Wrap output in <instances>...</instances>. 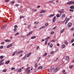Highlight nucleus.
I'll return each instance as SVG.
<instances>
[{
    "instance_id": "cd10ccee",
    "label": "nucleus",
    "mask_w": 74,
    "mask_h": 74,
    "mask_svg": "<svg viewBox=\"0 0 74 74\" xmlns=\"http://www.w3.org/2000/svg\"><path fill=\"white\" fill-rule=\"evenodd\" d=\"M56 17H57V18H59V17H60V15H59V14H57L56 15Z\"/></svg>"
},
{
    "instance_id": "7ed1b4c3",
    "label": "nucleus",
    "mask_w": 74,
    "mask_h": 74,
    "mask_svg": "<svg viewBox=\"0 0 74 74\" xmlns=\"http://www.w3.org/2000/svg\"><path fill=\"white\" fill-rule=\"evenodd\" d=\"M72 26V23H69L68 24V27H70Z\"/></svg>"
},
{
    "instance_id": "f03ea898",
    "label": "nucleus",
    "mask_w": 74,
    "mask_h": 74,
    "mask_svg": "<svg viewBox=\"0 0 74 74\" xmlns=\"http://www.w3.org/2000/svg\"><path fill=\"white\" fill-rule=\"evenodd\" d=\"M74 1L73 2L72 1H71L67 3H66V4L70 5V4H74Z\"/></svg>"
},
{
    "instance_id": "de8ad7c7",
    "label": "nucleus",
    "mask_w": 74,
    "mask_h": 74,
    "mask_svg": "<svg viewBox=\"0 0 74 74\" xmlns=\"http://www.w3.org/2000/svg\"><path fill=\"white\" fill-rule=\"evenodd\" d=\"M10 1V0H5V2L6 3H7V2H8V1Z\"/></svg>"
},
{
    "instance_id": "13d9d810",
    "label": "nucleus",
    "mask_w": 74,
    "mask_h": 74,
    "mask_svg": "<svg viewBox=\"0 0 74 74\" xmlns=\"http://www.w3.org/2000/svg\"><path fill=\"white\" fill-rule=\"evenodd\" d=\"M19 5V4H17L16 5V7H18Z\"/></svg>"
},
{
    "instance_id": "c756f323",
    "label": "nucleus",
    "mask_w": 74,
    "mask_h": 74,
    "mask_svg": "<svg viewBox=\"0 0 74 74\" xmlns=\"http://www.w3.org/2000/svg\"><path fill=\"white\" fill-rule=\"evenodd\" d=\"M46 55H47V53H45L43 55V57H45V56H46Z\"/></svg>"
},
{
    "instance_id": "1a4fd4ad",
    "label": "nucleus",
    "mask_w": 74,
    "mask_h": 74,
    "mask_svg": "<svg viewBox=\"0 0 74 74\" xmlns=\"http://www.w3.org/2000/svg\"><path fill=\"white\" fill-rule=\"evenodd\" d=\"M6 27V25H4L3 26L1 27V29H4L5 27Z\"/></svg>"
},
{
    "instance_id": "774afa93",
    "label": "nucleus",
    "mask_w": 74,
    "mask_h": 74,
    "mask_svg": "<svg viewBox=\"0 0 74 74\" xmlns=\"http://www.w3.org/2000/svg\"><path fill=\"white\" fill-rule=\"evenodd\" d=\"M40 5H39V6H38L37 7V8H40Z\"/></svg>"
},
{
    "instance_id": "c85d7f7f",
    "label": "nucleus",
    "mask_w": 74,
    "mask_h": 74,
    "mask_svg": "<svg viewBox=\"0 0 74 74\" xmlns=\"http://www.w3.org/2000/svg\"><path fill=\"white\" fill-rule=\"evenodd\" d=\"M62 17L63 18H65V14H63L62 15Z\"/></svg>"
},
{
    "instance_id": "5701e85b",
    "label": "nucleus",
    "mask_w": 74,
    "mask_h": 74,
    "mask_svg": "<svg viewBox=\"0 0 74 74\" xmlns=\"http://www.w3.org/2000/svg\"><path fill=\"white\" fill-rule=\"evenodd\" d=\"M64 31V29H63L62 30L61 32H60V33H62Z\"/></svg>"
},
{
    "instance_id": "a211bd4d",
    "label": "nucleus",
    "mask_w": 74,
    "mask_h": 74,
    "mask_svg": "<svg viewBox=\"0 0 74 74\" xmlns=\"http://www.w3.org/2000/svg\"><path fill=\"white\" fill-rule=\"evenodd\" d=\"M16 52H17V51H15L12 54V56H14V55H15V53H16Z\"/></svg>"
},
{
    "instance_id": "473e14b6",
    "label": "nucleus",
    "mask_w": 74,
    "mask_h": 74,
    "mask_svg": "<svg viewBox=\"0 0 74 74\" xmlns=\"http://www.w3.org/2000/svg\"><path fill=\"white\" fill-rule=\"evenodd\" d=\"M6 71H7V69H4L3 70V72H6Z\"/></svg>"
},
{
    "instance_id": "6ab92c4d",
    "label": "nucleus",
    "mask_w": 74,
    "mask_h": 74,
    "mask_svg": "<svg viewBox=\"0 0 74 74\" xmlns=\"http://www.w3.org/2000/svg\"><path fill=\"white\" fill-rule=\"evenodd\" d=\"M69 57H66V60H69Z\"/></svg>"
},
{
    "instance_id": "20e7f679",
    "label": "nucleus",
    "mask_w": 74,
    "mask_h": 74,
    "mask_svg": "<svg viewBox=\"0 0 74 74\" xmlns=\"http://www.w3.org/2000/svg\"><path fill=\"white\" fill-rule=\"evenodd\" d=\"M12 43L10 44L9 45H8L7 47V48H9L10 47H12Z\"/></svg>"
},
{
    "instance_id": "6e6552de",
    "label": "nucleus",
    "mask_w": 74,
    "mask_h": 74,
    "mask_svg": "<svg viewBox=\"0 0 74 74\" xmlns=\"http://www.w3.org/2000/svg\"><path fill=\"white\" fill-rule=\"evenodd\" d=\"M33 33V32L31 31L30 32L29 34H28L27 35V36H30V34H32Z\"/></svg>"
},
{
    "instance_id": "0eeeda50",
    "label": "nucleus",
    "mask_w": 74,
    "mask_h": 74,
    "mask_svg": "<svg viewBox=\"0 0 74 74\" xmlns=\"http://www.w3.org/2000/svg\"><path fill=\"white\" fill-rule=\"evenodd\" d=\"M33 33V32L31 31L30 32L29 34H28L27 35V36H30V34H32Z\"/></svg>"
},
{
    "instance_id": "dca6fc26",
    "label": "nucleus",
    "mask_w": 74,
    "mask_h": 74,
    "mask_svg": "<svg viewBox=\"0 0 74 74\" xmlns=\"http://www.w3.org/2000/svg\"><path fill=\"white\" fill-rule=\"evenodd\" d=\"M49 38H50V37H49V36L48 37H47V38H45V40H46L48 41V40H49Z\"/></svg>"
},
{
    "instance_id": "f704fd0d",
    "label": "nucleus",
    "mask_w": 74,
    "mask_h": 74,
    "mask_svg": "<svg viewBox=\"0 0 74 74\" xmlns=\"http://www.w3.org/2000/svg\"><path fill=\"white\" fill-rule=\"evenodd\" d=\"M48 42V40H46L45 41V45H47V42Z\"/></svg>"
},
{
    "instance_id": "4be33fe9",
    "label": "nucleus",
    "mask_w": 74,
    "mask_h": 74,
    "mask_svg": "<svg viewBox=\"0 0 74 74\" xmlns=\"http://www.w3.org/2000/svg\"><path fill=\"white\" fill-rule=\"evenodd\" d=\"M26 56H25L24 57H23L22 58V60H25V59H26Z\"/></svg>"
},
{
    "instance_id": "79ce46f5",
    "label": "nucleus",
    "mask_w": 74,
    "mask_h": 74,
    "mask_svg": "<svg viewBox=\"0 0 74 74\" xmlns=\"http://www.w3.org/2000/svg\"><path fill=\"white\" fill-rule=\"evenodd\" d=\"M58 12H60V13H63V12H62V11L59 10L58 11Z\"/></svg>"
},
{
    "instance_id": "4c0bfd02",
    "label": "nucleus",
    "mask_w": 74,
    "mask_h": 74,
    "mask_svg": "<svg viewBox=\"0 0 74 74\" xmlns=\"http://www.w3.org/2000/svg\"><path fill=\"white\" fill-rule=\"evenodd\" d=\"M22 71V69H19V70H18V71L19 72H21Z\"/></svg>"
},
{
    "instance_id": "b1692460",
    "label": "nucleus",
    "mask_w": 74,
    "mask_h": 74,
    "mask_svg": "<svg viewBox=\"0 0 74 74\" xmlns=\"http://www.w3.org/2000/svg\"><path fill=\"white\" fill-rule=\"evenodd\" d=\"M62 48H65V45H62Z\"/></svg>"
},
{
    "instance_id": "49530a36",
    "label": "nucleus",
    "mask_w": 74,
    "mask_h": 74,
    "mask_svg": "<svg viewBox=\"0 0 74 74\" xmlns=\"http://www.w3.org/2000/svg\"><path fill=\"white\" fill-rule=\"evenodd\" d=\"M30 27V25H28L27 27V29H29Z\"/></svg>"
},
{
    "instance_id": "412c9836",
    "label": "nucleus",
    "mask_w": 74,
    "mask_h": 74,
    "mask_svg": "<svg viewBox=\"0 0 74 74\" xmlns=\"http://www.w3.org/2000/svg\"><path fill=\"white\" fill-rule=\"evenodd\" d=\"M53 68H52V67L49 70L50 71H52L53 70Z\"/></svg>"
},
{
    "instance_id": "72a5a7b5",
    "label": "nucleus",
    "mask_w": 74,
    "mask_h": 74,
    "mask_svg": "<svg viewBox=\"0 0 74 74\" xmlns=\"http://www.w3.org/2000/svg\"><path fill=\"white\" fill-rule=\"evenodd\" d=\"M69 11L73 12L74 11V10H73V9H69Z\"/></svg>"
},
{
    "instance_id": "aec40b11",
    "label": "nucleus",
    "mask_w": 74,
    "mask_h": 74,
    "mask_svg": "<svg viewBox=\"0 0 74 74\" xmlns=\"http://www.w3.org/2000/svg\"><path fill=\"white\" fill-rule=\"evenodd\" d=\"M54 15H55V14H53L49 16V17L50 18H51V17H52V16H54Z\"/></svg>"
},
{
    "instance_id": "f3484780",
    "label": "nucleus",
    "mask_w": 74,
    "mask_h": 74,
    "mask_svg": "<svg viewBox=\"0 0 74 74\" xmlns=\"http://www.w3.org/2000/svg\"><path fill=\"white\" fill-rule=\"evenodd\" d=\"M5 42H10L11 41L8 40V39H6L5 40Z\"/></svg>"
},
{
    "instance_id": "c03bdc74",
    "label": "nucleus",
    "mask_w": 74,
    "mask_h": 74,
    "mask_svg": "<svg viewBox=\"0 0 74 74\" xmlns=\"http://www.w3.org/2000/svg\"><path fill=\"white\" fill-rule=\"evenodd\" d=\"M4 58V56H1L0 57V59H3Z\"/></svg>"
},
{
    "instance_id": "09e8293b",
    "label": "nucleus",
    "mask_w": 74,
    "mask_h": 74,
    "mask_svg": "<svg viewBox=\"0 0 74 74\" xmlns=\"http://www.w3.org/2000/svg\"><path fill=\"white\" fill-rule=\"evenodd\" d=\"M18 34H19V33L17 32L14 35V36H16V35H18Z\"/></svg>"
},
{
    "instance_id": "0e129e2a",
    "label": "nucleus",
    "mask_w": 74,
    "mask_h": 74,
    "mask_svg": "<svg viewBox=\"0 0 74 74\" xmlns=\"http://www.w3.org/2000/svg\"><path fill=\"white\" fill-rule=\"evenodd\" d=\"M39 49V46H38L37 47V49Z\"/></svg>"
},
{
    "instance_id": "4468645a",
    "label": "nucleus",
    "mask_w": 74,
    "mask_h": 74,
    "mask_svg": "<svg viewBox=\"0 0 74 74\" xmlns=\"http://www.w3.org/2000/svg\"><path fill=\"white\" fill-rule=\"evenodd\" d=\"M32 54V52H30V53H29L27 56V57H28L29 56H30V55Z\"/></svg>"
},
{
    "instance_id": "c9c22d12",
    "label": "nucleus",
    "mask_w": 74,
    "mask_h": 74,
    "mask_svg": "<svg viewBox=\"0 0 74 74\" xmlns=\"http://www.w3.org/2000/svg\"><path fill=\"white\" fill-rule=\"evenodd\" d=\"M29 69H30V68H27L26 70V71H29Z\"/></svg>"
},
{
    "instance_id": "69168bd1",
    "label": "nucleus",
    "mask_w": 74,
    "mask_h": 74,
    "mask_svg": "<svg viewBox=\"0 0 74 74\" xmlns=\"http://www.w3.org/2000/svg\"><path fill=\"white\" fill-rule=\"evenodd\" d=\"M3 64H4V63H0V64L1 65H3Z\"/></svg>"
},
{
    "instance_id": "58836bf2",
    "label": "nucleus",
    "mask_w": 74,
    "mask_h": 74,
    "mask_svg": "<svg viewBox=\"0 0 74 74\" xmlns=\"http://www.w3.org/2000/svg\"><path fill=\"white\" fill-rule=\"evenodd\" d=\"M25 16H21L20 17V19H21V18H23Z\"/></svg>"
},
{
    "instance_id": "bb28decb",
    "label": "nucleus",
    "mask_w": 74,
    "mask_h": 74,
    "mask_svg": "<svg viewBox=\"0 0 74 74\" xmlns=\"http://www.w3.org/2000/svg\"><path fill=\"white\" fill-rule=\"evenodd\" d=\"M30 70L29 69L27 72V74H29L30 73Z\"/></svg>"
},
{
    "instance_id": "f8f14e48",
    "label": "nucleus",
    "mask_w": 74,
    "mask_h": 74,
    "mask_svg": "<svg viewBox=\"0 0 74 74\" xmlns=\"http://www.w3.org/2000/svg\"><path fill=\"white\" fill-rule=\"evenodd\" d=\"M71 9H74V6L72 5L70 7Z\"/></svg>"
},
{
    "instance_id": "ddd939ff",
    "label": "nucleus",
    "mask_w": 74,
    "mask_h": 74,
    "mask_svg": "<svg viewBox=\"0 0 74 74\" xmlns=\"http://www.w3.org/2000/svg\"><path fill=\"white\" fill-rule=\"evenodd\" d=\"M10 61H6L5 62V64H8V63H10Z\"/></svg>"
},
{
    "instance_id": "9d476101",
    "label": "nucleus",
    "mask_w": 74,
    "mask_h": 74,
    "mask_svg": "<svg viewBox=\"0 0 74 74\" xmlns=\"http://www.w3.org/2000/svg\"><path fill=\"white\" fill-rule=\"evenodd\" d=\"M45 13V11L41 10L40 11V13Z\"/></svg>"
},
{
    "instance_id": "37998d69",
    "label": "nucleus",
    "mask_w": 74,
    "mask_h": 74,
    "mask_svg": "<svg viewBox=\"0 0 74 74\" xmlns=\"http://www.w3.org/2000/svg\"><path fill=\"white\" fill-rule=\"evenodd\" d=\"M17 1L18 3H21V1L20 0H18Z\"/></svg>"
},
{
    "instance_id": "2eb2a0df",
    "label": "nucleus",
    "mask_w": 74,
    "mask_h": 74,
    "mask_svg": "<svg viewBox=\"0 0 74 74\" xmlns=\"http://www.w3.org/2000/svg\"><path fill=\"white\" fill-rule=\"evenodd\" d=\"M43 67L42 66H39L38 68V69H42Z\"/></svg>"
},
{
    "instance_id": "5fc2aeb1",
    "label": "nucleus",
    "mask_w": 74,
    "mask_h": 74,
    "mask_svg": "<svg viewBox=\"0 0 74 74\" xmlns=\"http://www.w3.org/2000/svg\"><path fill=\"white\" fill-rule=\"evenodd\" d=\"M54 34V32L52 31V32H51V34Z\"/></svg>"
},
{
    "instance_id": "8fccbe9b",
    "label": "nucleus",
    "mask_w": 74,
    "mask_h": 74,
    "mask_svg": "<svg viewBox=\"0 0 74 74\" xmlns=\"http://www.w3.org/2000/svg\"><path fill=\"white\" fill-rule=\"evenodd\" d=\"M74 39H72L71 40V42H74Z\"/></svg>"
},
{
    "instance_id": "603ef678",
    "label": "nucleus",
    "mask_w": 74,
    "mask_h": 74,
    "mask_svg": "<svg viewBox=\"0 0 74 74\" xmlns=\"http://www.w3.org/2000/svg\"><path fill=\"white\" fill-rule=\"evenodd\" d=\"M53 53H54V51H52L50 53V54L52 55V54H53Z\"/></svg>"
},
{
    "instance_id": "338daca9",
    "label": "nucleus",
    "mask_w": 74,
    "mask_h": 74,
    "mask_svg": "<svg viewBox=\"0 0 74 74\" xmlns=\"http://www.w3.org/2000/svg\"><path fill=\"white\" fill-rule=\"evenodd\" d=\"M5 42H2L1 43V44H4Z\"/></svg>"
},
{
    "instance_id": "7c9ffc66",
    "label": "nucleus",
    "mask_w": 74,
    "mask_h": 74,
    "mask_svg": "<svg viewBox=\"0 0 74 74\" xmlns=\"http://www.w3.org/2000/svg\"><path fill=\"white\" fill-rule=\"evenodd\" d=\"M48 23H46L45 24V26H48Z\"/></svg>"
},
{
    "instance_id": "ea45409f",
    "label": "nucleus",
    "mask_w": 74,
    "mask_h": 74,
    "mask_svg": "<svg viewBox=\"0 0 74 74\" xmlns=\"http://www.w3.org/2000/svg\"><path fill=\"white\" fill-rule=\"evenodd\" d=\"M0 48L1 49H3V46H1L0 47Z\"/></svg>"
},
{
    "instance_id": "39448f33",
    "label": "nucleus",
    "mask_w": 74,
    "mask_h": 74,
    "mask_svg": "<svg viewBox=\"0 0 74 74\" xmlns=\"http://www.w3.org/2000/svg\"><path fill=\"white\" fill-rule=\"evenodd\" d=\"M56 16H55L53 18V23H54L56 21Z\"/></svg>"
},
{
    "instance_id": "423d86ee",
    "label": "nucleus",
    "mask_w": 74,
    "mask_h": 74,
    "mask_svg": "<svg viewBox=\"0 0 74 74\" xmlns=\"http://www.w3.org/2000/svg\"><path fill=\"white\" fill-rule=\"evenodd\" d=\"M58 70H59L58 68H57L55 69H54V72H56V71H58Z\"/></svg>"
},
{
    "instance_id": "6e6d98bb",
    "label": "nucleus",
    "mask_w": 74,
    "mask_h": 74,
    "mask_svg": "<svg viewBox=\"0 0 74 74\" xmlns=\"http://www.w3.org/2000/svg\"><path fill=\"white\" fill-rule=\"evenodd\" d=\"M11 3H12V4H14L15 3V2H14V1H12Z\"/></svg>"
},
{
    "instance_id": "4d7b16f0",
    "label": "nucleus",
    "mask_w": 74,
    "mask_h": 74,
    "mask_svg": "<svg viewBox=\"0 0 74 74\" xmlns=\"http://www.w3.org/2000/svg\"><path fill=\"white\" fill-rule=\"evenodd\" d=\"M4 60H1L0 61V63H2V62H3V61H4Z\"/></svg>"
},
{
    "instance_id": "052dcab7",
    "label": "nucleus",
    "mask_w": 74,
    "mask_h": 74,
    "mask_svg": "<svg viewBox=\"0 0 74 74\" xmlns=\"http://www.w3.org/2000/svg\"><path fill=\"white\" fill-rule=\"evenodd\" d=\"M18 27V26L16 25L14 26V28H16V27Z\"/></svg>"
},
{
    "instance_id": "e2e57ef3",
    "label": "nucleus",
    "mask_w": 74,
    "mask_h": 74,
    "mask_svg": "<svg viewBox=\"0 0 74 74\" xmlns=\"http://www.w3.org/2000/svg\"><path fill=\"white\" fill-rule=\"evenodd\" d=\"M65 71H65V70H63L62 71V72L63 73H64V72H65Z\"/></svg>"
},
{
    "instance_id": "a19ab883",
    "label": "nucleus",
    "mask_w": 74,
    "mask_h": 74,
    "mask_svg": "<svg viewBox=\"0 0 74 74\" xmlns=\"http://www.w3.org/2000/svg\"><path fill=\"white\" fill-rule=\"evenodd\" d=\"M13 30L14 32H16V28H15Z\"/></svg>"
},
{
    "instance_id": "e433bc0d",
    "label": "nucleus",
    "mask_w": 74,
    "mask_h": 74,
    "mask_svg": "<svg viewBox=\"0 0 74 74\" xmlns=\"http://www.w3.org/2000/svg\"><path fill=\"white\" fill-rule=\"evenodd\" d=\"M37 67V64L36 63V64L35 65V68H36V67Z\"/></svg>"
},
{
    "instance_id": "f257e3e1",
    "label": "nucleus",
    "mask_w": 74,
    "mask_h": 74,
    "mask_svg": "<svg viewBox=\"0 0 74 74\" xmlns=\"http://www.w3.org/2000/svg\"><path fill=\"white\" fill-rule=\"evenodd\" d=\"M23 52V50H22L21 51H18L17 52H16V54H20V53H22Z\"/></svg>"
},
{
    "instance_id": "680f3d73",
    "label": "nucleus",
    "mask_w": 74,
    "mask_h": 74,
    "mask_svg": "<svg viewBox=\"0 0 74 74\" xmlns=\"http://www.w3.org/2000/svg\"><path fill=\"white\" fill-rule=\"evenodd\" d=\"M39 16H40V17H41V16H42V15L41 14H40Z\"/></svg>"
},
{
    "instance_id": "a18cd8bd",
    "label": "nucleus",
    "mask_w": 74,
    "mask_h": 74,
    "mask_svg": "<svg viewBox=\"0 0 74 74\" xmlns=\"http://www.w3.org/2000/svg\"><path fill=\"white\" fill-rule=\"evenodd\" d=\"M50 47H53V45H52V44H51L50 45Z\"/></svg>"
},
{
    "instance_id": "2f4dec72",
    "label": "nucleus",
    "mask_w": 74,
    "mask_h": 74,
    "mask_svg": "<svg viewBox=\"0 0 74 74\" xmlns=\"http://www.w3.org/2000/svg\"><path fill=\"white\" fill-rule=\"evenodd\" d=\"M58 59L59 58H56V59L54 61V62H56V61H57V60H58Z\"/></svg>"
},
{
    "instance_id": "393cba45",
    "label": "nucleus",
    "mask_w": 74,
    "mask_h": 74,
    "mask_svg": "<svg viewBox=\"0 0 74 74\" xmlns=\"http://www.w3.org/2000/svg\"><path fill=\"white\" fill-rule=\"evenodd\" d=\"M64 43L65 44H66V45H67V44H68V42H67V41H65L64 42Z\"/></svg>"
},
{
    "instance_id": "3c124183",
    "label": "nucleus",
    "mask_w": 74,
    "mask_h": 74,
    "mask_svg": "<svg viewBox=\"0 0 74 74\" xmlns=\"http://www.w3.org/2000/svg\"><path fill=\"white\" fill-rule=\"evenodd\" d=\"M74 30V27L73 28L71 29V31H73Z\"/></svg>"
},
{
    "instance_id": "bf43d9fd",
    "label": "nucleus",
    "mask_w": 74,
    "mask_h": 74,
    "mask_svg": "<svg viewBox=\"0 0 74 74\" xmlns=\"http://www.w3.org/2000/svg\"><path fill=\"white\" fill-rule=\"evenodd\" d=\"M45 26L42 27V29H44V28H45Z\"/></svg>"
},
{
    "instance_id": "9b49d317",
    "label": "nucleus",
    "mask_w": 74,
    "mask_h": 74,
    "mask_svg": "<svg viewBox=\"0 0 74 74\" xmlns=\"http://www.w3.org/2000/svg\"><path fill=\"white\" fill-rule=\"evenodd\" d=\"M36 38V36H34L31 37V39H34V38Z\"/></svg>"
},
{
    "instance_id": "864d4df0",
    "label": "nucleus",
    "mask_w": 74,
    "mask_h": 74,
    "mask_svg": "<svg viewBox=\"0 0 74 74\" xmlns=\"http://www.w3.org/2000/svg\"><path fill=\"white\" fill-rule=\"evenodd\" d=\"M15 68H11V70H15Z\"/></svg>"
},
{
    "instance_id": "a878e982",
    "label": "nucleus",
    "mask_w": 74,
    "mask_h": 74,
    "mask_svg": "<svg viewBox=\"0 0 74 74\" xmlns=\"http://www.w3.org/2000/svg\"><path fill=\"white\" fill-rule=\"evenodd\" d=\"M73 67V65H71L69 66V67L70 69H72Z\"/></svg>"
}]
</instances>
